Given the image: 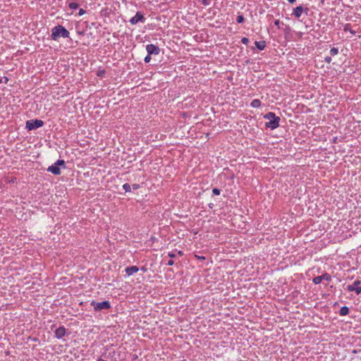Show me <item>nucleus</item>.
<instances>
[{
	"label": "nucleus",
	"instance_id": "nucleus-1",
	"mask_svg": "<svg viewBox=\"0 0 361 361\" xmlns=\"http://www.w3.org/2000/svg\"><path fill=\"white\" fill-rule=\"evenodd\" d=\"M264 118L269 120V121L265 123L266 128L274 130L279 126L281 118L279 116H276L274 112L267 113L264 115Z\"/></svg>",
	"mask_w": 361,
	"mask_h": 361
},
{
	"label": "nucleus",
	"instance_id": "nucleus-2",
	"mask_svg": "<svg viewBox=\"0 0 361 361\" xmlns=\"http://www.w3.org/2000/svg\"><path fill=\"white\" fill-rule=\"evenodd\" d=\"M69 32L62 25H56L51 30V39L56 40L60 36L63 38L69 37Z\"/></svg>",
	"mask_w": 361,
	"mask_h": 361
},
{
	"label": "nucleus",
	"instance_id": "nucleus-3",
	"mask_svg": "<svg viewBox=\"0 0 361 361\" xmlns=\"http://www.w3.org/2000/svg\"><path fill=\"white\" fill-rule=\"evenodd\" d=\"M90 305L93 307L95 312H100L103 310H109L111 308V303L108 300L102 302H96L95 300H92L90 302Z\"/></svg>",
	"mask_w": 361,
	"mask_h": 361
},
{
	"label": "nucleus",
	"instance_id": "nucleus-4",
	"mask_svg": "<svg viewBox=\"0 0 361 361\" xmlns=\"http://www.w3.org/2000/svg\"><path fill=\"white\" fill-rule=\"evenodd\" d=\"M44 121L39 119L27 120L25 123V128L27 130H32L44 126Z\"/></svg>",
	"mask_w": 361,
	"mask_h": 361
},
{
	"label": "nucleus",
	"instance_id": "nucleus-5",
	"mask_svg": "<svg viewBox=\"0 0 361 361\" xmlns=\"http://www.w3.org/2000/svg\"><path fill=\"white\" fill-rule=\"evenodd\" d=\"M145 20L146 18L144 16V14L140 11H137L136 14L129 20V22L132 25H136L138 23H143Z\"/></svg>",
	"mask_w": 361,
	"mask_h": 361
},
{
	"label": "nucleus",
	"instance_id": "nucleus-6",
	"mask_svg": "<svg viewBox=\"0 0 361 361\" xmlns=\"http://www.w3.org/2000/svg\"><path fill=\"white\" fill-rule=\"evenodd\" d=\"M361 281L360 280H356L353 282V284L347 286V290L349 292H355L357 295H359L361 293V286H360Z\"/></svg>",
	"mask_w": 361,
	"mask_h": 361
},
{
	"label": "nucleus",
	"instance_id": "nucleus-7",
	"mask_svg": "<svg viewBox=\"0 0 361 361\" xmlns=\"http://www.w3.org/2000/svg\"><path fill=\"white\" fill-rule=\"evenodd\" d=\"M323 280L330 281L331 280V275L328 273H324L321 276L314 277L312 281L314 284H319Z\"/></svg>",
	"mask_w": 361,
	"mask_h": 361
},
{
	"label": "nucleus",
	"instance_id": "nucleus-8",
	"mask_svg": "<svg viewBox=\"0 0 361 361\" xmlns=\"http://www.w3.org/2000/svg\"><path fill=\"white\" fill-rule=\"evenodd\" d=\"M146 50L149 55H158L160 53V49L158 46L149 44L146 46Z\"/></svg>",
	"mask_w": 361,
	"mask_h": 361
},
{
	"label": "nucleus",
	"instance_id": "nucleus-9",
	"mask_svg": "<svg viewBox=\"0 0 361 361\" xmlns=\"http://www.w3.org/2000/svg\"><path fill=\"white\" fill-rule=\"evenodd\" d=\"M66 334V329L63 326L57 328L54 331L55 337L58 339L62 338Z\"/></svg>",
	"mask_w": 361,
	"mask_h": 361
},
{
	"label": "nucleus",
	"instance_id": "nucleus-10",
	"mask_svg": "<svg viewBox=\"0 0 361 361\" xmlns=\"http://www.w3.org/2000/svg\"><path fill=\"white\" fill-rule=\"evenodd\" d=\"M47 171L53 173L54 175H60L61 173L60 167L55 165V163L48 167Z\"/></svg>",
	"mask_w": 361,
	"mask_h": 361
},
{
	"label": "nucleus",
	"instance_id": "nucleus-11",
	"mask_svg": "<svg viewBox=\"0 0 361 361\" xmlns=\"http://www.w3.org/2000/svg\"><path fill=\"white\" fill-rule=\"evenodd\" d=\"M303 12H304V6H298L296 8H293V15L295 18H299L301 17Z\"/></svg>",
	"mask_w": 361,
	"mask_h": 361
},
{
	"label": "nucleus",
	"instance_id": "nucleus-12",
	"mask_svg": "<svg viewBox=\"0 0 361 361\" xmlns=\"http://www.w3.org/2000/svg\"><path fill=\"white\" fill-rule=\"evenodd\" d=\"M139 271V268L137 266H131L126 268L125 271L128 276H132Z\"/></svg>",
	"mask_w": 361,
	"mask_h": 361
},
{
	"label": "nucleus",
	"instance_id": "nucleus-13",
	"mask_svg": "<svg viewBox=\"0 0 361 361\" xmlns=\"http://www.w3.org/2000/svg\"><path fill=\"white\" fill-rule=\"evenodd\" d=\"M255 45L256 48H257L259 50H264L266 47V42L265 41H256L255 42Z\"/></svg>",
	"mask_w": 361,
	"mask_h": 361
},
{
	"label": "nucleus",
	"instance_id": "nucleus-14",
	"mask_svg": "<svg viewBox=\"0 0 361 361\" xmlns=\"http://www.w3.org/2000/svg\"><path fill=\"white\" fill-rule=\"evenodd\" d=\"M350 312V310L347 306H343L341 307L339 313L341 316L348 315Z\"/></svg>",
	"mask_w": 361,
	"mask_h": 361
},
{
	"label": "nucleus",
	"instance_id": "nucleus-15",
	"mask_svg": "<svg viewBox=\"0 0 361 361\" xmlns=\"http://www.w3.org/2000/svg\"><path fill=\"white\" fill-rule=\"evenodd\" d=\"M261 102L259 99H253L250 104V106L253 108H258L261 106Z\"/></svg>",
	"mask_w": 361,
	"mask_h": 361
},
{
	"label": "nucleus",
	"instance_id": "nucleus-16",
	"mask_svg": "<svg viewBox=\"0 0 361 361\" xmlns=\"http://www.w3.org/2000/svg\"><path fill=\"white\" fill-rule=\"evenodd\" d=\"M343 30H344L345 32L349 31V32H350L351 34H353V35H355V31H354V30H353L351 29V25H350V24H349V23H347V24H345V25H344Z\"/></svg>",
	"mask_w": 361,
	"mask_h": 361
},
{
	"label": "nucleus",
	"instance_id": "nucleus-17",
	"mask_svg": "<svg viewBox=\"0 0 361 361\" xmlns=\"http://www.w3.org/2000/svg\"><path fill=\"white\" fill-rule=\"evenodd\" d=\"M68 7L71 9H76L79 7V4L74 1L68 2Z\"/></svg>",
	"mask_w": 361,
	"mask_h": 361
},
{
	"label": "nucleus",
	"instance_id": "nucleus-18",
	"mask_svg": "<svg viewBox=\"0 0 361 361\" xmlns=\"http://www.w3.org/2000/svg\"><path fill=\"white\" fill-rule=\"evenodd\" d=\"M122 188L126 192H130L131 191V185L128 183L123 184Z\"/></svg>",
	"mask_w": 361,
	"mask_h": 361
},
{
	"label": "nucleus",
	"instance_id": "nucleus-19",
	"mask_svg": "<svg viewBox=\"0 0 361 361\" xmlns=\"http://www.w3.org/2000/svg\"><path fill=\"white\" fill-rule=\"evenodd\" d=\"M245 21V18L242 14H238L236 18V22L238 23H243Z\"/></svg>",
	"mask_w": 361,
	"mask_h": 361
},
{
	"label": "nucleus",
	"instance_id": "nucleus-20",
	"mask_svg": "<svg viewBox=\"0 0 361 361\" xmlns=\"http://www.w3.org/2000/svg\"><path fill=\"white\" fill-rule=\"evenodd\" d=\"M55 165H57L59 167L60 166H63V168L66 167V165H65V161L63 160V159H58L56 162H55Z\"/></svg>",
	"mask_w": 361,
	"mask_h": 361
},
{
	"label": "nucleus",
	"instance_id": "nucleus-21",
	"mask_svg": "<svg viewBox=\"0 0 361 361\" xmlns=\"http://www.w3.org/2000/svg\"><path fill=\"white\" fill-rule=\"evenodd\" d=\"M338 53V48H336V47H332L331 49H330V54L331 56H335V55H337Z\"/></svg>",
	"mask_w": 361,
	"mask_h": 361
},
{
	"label": "nucleus",
	"instance_id": "nucleus-22",
	"mask_svg": "<svg viewBox=\"0 0 361 361\" xmlns=\"http://www.w3.org/2000/svg\"><path fill=\"white\" fill-rule=\"evenodd\" d=\"M212 193L214 195H219L221 193V190L219 189L215 188H213Z\"/></svg>",
	"mask_w": 361,
	"mask_h": 361
},
{
	"label": "nucleus",
	"instance_id": "nucleus-23",
	"mask_svg": "<svg viewBox=\"0 0 361 361\" xmlns=\"http://www.w3.org/2000/svg\"><path fill=\"white\" fill-rule=\"evenodd\" d=\"M274 25L278 27L279 29L281 28L280 25H283V23L281 22L279 20H276L274 21Z\"/></svg>",
	"mask_w": 361,
	"mask_h": 361
},
{
	"label": "nucleus",
	"instance_id": "nucleus-24",
	"mask_svg": "<svg viewBox=\"0 0 361 361\" xmlns=\"http://www.w3.org/2000/svg\"><path fill=\"white\" fill-rule=\"evenodd\" d=\"M150 61H151V55H149V54H147V55L144 59V61L145 63H149Z\"/></svg>",
	"mask_w": 361,
	"mask_h": 361
},
{
	"label": "nucleus",
	"instance_id": "nucleus-25",
	"mask_svg": "<svg viewBox=\"0 0 361 361\" xmlns=\"http://www.w3.org/2000/svg\"><path fill=\"white\" fill-rule=\"evenodd\" d=\"M241 42L244 44H247L249 43V39L247 37H243L241 39Z\"/></svg>",
	"mask_w": 361,
	"mask_h": 361
},
{
	"label": "nucleus",
	"instance_id": "nucleus-26",
	"mask_svg": "<svg viewBox=\"0 0 361 361\" xmlns=\"http://www.w3.org/2000/svg\"><path fill=\"white\" fill-rule=\"evenodd\" d=\"M131 188L133 189V190H137L140 188V185L139 184H137V183H134L131 185Z\"/></svg>",
	"mask_w": 361,
	"mask_h": 361
},
{
	"label": "nucleus",
	"instance_id": "nucleus-27",
	"mask_svg": "<svg viewBox=\"0 0 361 361\" xmlns=\"http://www.w3.org/2000/svg\"><path fill=\"white\" fill-rule=\"evenodd\" d=\"M324 61L327 63H330L331 62V56H326L324 58Z\"/></svg>",
	"mask_w": 361,
	"mask_h": 361
},
{
	"label": "nucleus",
	"instance_id": "nucleus-28",
	"mask_svg": "<svg viewBox=\"0 0 361 361\" xmlns=\"http://www.w3.org/2000/svg\"><path fill=\"white\" fill-rule=\"evenodd\" d=\"M202 4L204 6H208L210 4V1L209 0H202Z\"/></svg>",
	"mask_w": 361,
	"mask_h": 361
},
{
	"label": "nucleus",
	"instance_id": "nucleus-29",
	"mask_svg": "<svg viewBox=\"0 0 361 361\" xmlns=\"http://www.w3.org/2000/svg\"><path fill=\"white\" fill-rule=\"evenodd\" d=\"M166 264L169 266H173L174 264V262L173 259H170L167 262Z\"/></svg>",
	"mask_w": 361,
	"mask_h": 361
},
{
	"label": "nucleus",
	"instance_id": "nucleus-30",
	"mask_svg": "<svg viewBox=\"0 0 361 361\" xmlns=\"http://www.w3.org/2000/svg\"><path fill=\"white\" fill-rule=\"evenodd\" d=\"M85 13V11L83 8H80V9L79 10L78 15H79V16H82V15H83Z\"/></svg>",
	"mask_w": 361,
	"mask_h": 361
},
{
	"label": "nucleus",
	"instance_id": "nucleus-31",
	"mask_svg": "<svg viewBox=\"0 0 361 361\" xmlns=\"http://www.w3.org/2000/svg\"><path fill=\"white\" fill-rule=\"evenodd\" d=\"M284 31L286 32H289L290 31V27L289 25H286L285 29H284Z\"/></svg>",
	"mask_w": 361,
	"mask_h": 361
},
{
	"label": "nucleus",
	"instance_id": "nucleus-32",
	"mask_svg": "<svg viewBox=\"0 0 361 361\" xmlns=\"http://www.w3.org/2000/svg\"><path fill=\"white\" fill-rule=\"evenodd\" d=\"M168 256L171 258H174L176 257V255L173 252H169Z\"/></svg>",
	"mask_w": 361,
	"mask_h": 361
},
{
	"label": "nucleus",
	"instance_id": "nucleus-33",
	"mask_svg": "<svg viewBox=\"0 0 361 361\" xmlns=\"http://www.w3.org/2000/svg\"><path fill=\"white\" fill-rule=\"evenodd\" d=\"M309 8L307 7H304V12L307 16L308 15Z\"/></svg>",
	"mask_w": 361,
	"mask_h": 361
},
{
	"label": "nucleus",
	"instance_id": "nucleus-34",
	"mask_svg": "<svg viewBox=\"0 0 361 361\" xmlns=\"http://www.w3.org/2000/svg\"><path fill=\"white\" fill-rule=\"evenodd\" d=\"M290 4H293L296 0H287Z\"/></svg>",
	"mask_w": 361,
	"mask_h": 361
},
{
	"label": "nucleus",
	"instance_id": "nucleus-35",
	"mask_svg": "<svg viewBox=\"0 0 361 361\" xmlns=\"http://www.w3.org/2000/svg\"><path fill=\"white\" fill-rule=\"evenodd\" d=\"M8 81V78L7 77H4V82L6 84Z\"/></svg>",
	"mask_w": 361,
	"mask_h": 361
},
{
	"label": "nucleus",
	"instance_id": "nucleus-36",
	"mask_svg": "<svg viewBox=\"0 0 361 361\" xmlns=\"http://www.w3.org/2000/svg\"><path fill=\"white\" fill-rule=\"evenodd\" d=\"M198 259H204L205 257H199V256H196Z\"/></svg>",
	"mask_w": 361,
	"mask_h": 361
},
{
	"label": "nucleus",
	"instance_id": "nucleus-37",
	"mask_svg": "<svg viewBox=\"0 0 361 361\" xmlns=\"http://www.w3.org/2000/svg\"><path fill=\"white\" fill-rule=\"evenodd\" d=\"M141 270L143 271H147V269L145 267H142L141 268Z\"/></svg>",
	"mask_w": 361,
	"mask_h": 361
},
{
	"label": "nucleus",
	"instance_id": "nucleus-38",
	"mask_svg": "<svg viewBox=\"0 0 361 361\" xmlns=\"http://www.w3.org/2000/svg\"><path fill=\"white\" fill-rule=\"evenodd\" d=\"M97 361H106V360L101 357H99Z\"/></svg>",
	"mask_w": 361,
	"mask_h": 361
},
{
	"label": "nucleus",
	"instance_id": "nucleus-39",
	"mask_svg": "<svg viewBox=\"0 0 361 361\" xmlns=\"http://www.w3.org/2000/svg\"><path fill=\"white\" fill-rule=\"evenodd\" d=\"M102 73H104V71H102V72H99V73L97 74V75H99V76L102 75Z\"/></svg>",
	"mask_w": 361,
	"mask_h": 361
},
{
	"label": "nucleus",
	"instance_id": "nucleus-40",
	"mask_svg": "<svg viewBox=\"0 0 361 361\" xmlns=\"http://www.w3.org/2000/svg\"><path fill=\"white\" fill-rule=\"evenodd\" d=\"M209 207L210 208H212V207H213V204H209Z\"/></svg>",
	"mask_w": 361,
	"mask_h": 361
},
{
	"label": "nucleus",
	"instance_id": "nucleus-41",
	"mask_svg": "<svg viewBox=\"0 0 361 361\" xmlns=\"http://www.w3.org/2000/svg\"><path fill=\"white\" fill-rule=\"evenodd\" d=\"M178 254H179L180 255H183V252H182V251H179V252H178Z\"/></svg>",
	"mask_w": 361,
	"mask_h": 361
},
{
	"label": "nucleus",
	"instance_id": "nucleus-42",
	"mask_svg": "<svg viewBox=\"0 0 361 361\" xmlns=\"http://www.w3.org/2000/svg\"><path fill=\"white\" fill-rule=\"evenodd\" d=\"M2 82V79L0 78V83Z\"/></svg>",
	"mask_w": 361,
	"mask_h": 361
},
{
	"label": "nucleus",
	"instance_id": "nucleus-43",
	"mask_svg": "<svg viewBox=\"0 0 361 361\" xmlns=\"http://www.w3.org/2000/svg\"><path fill=\"white\" fill-rule=\"evenodd\" d=\"M1 102V98L0 97V103Z\"/></svg>",
	"mask_w": 361,
	"mask_h": 361
}]
</instances>
